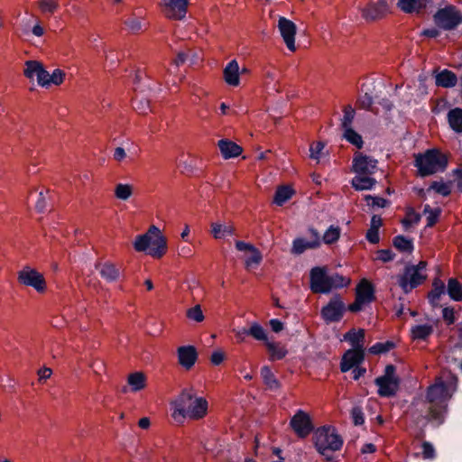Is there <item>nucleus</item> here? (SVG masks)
Returning <instances> with one entry per match:
<instances>
[{
  "mask_svg": "<svg viewBox=\"0 0 462 462\" xmlns=\"http://www.w3.org/2000/svg\"><path fill=\"white\" fill-rule=\"evenodd\" d=\"M426 262L420 261L417 265L407 266L404 273L398 277V283L402 290L408 293L420 284L426 277Z\"/></svg>",
  "mask_w": 462,
  "mask_h": 462,
  "instance_id": "obj_7",
  "label": "nucleus"
},
{
  "mask_svg": "<svg viewBox=\"0 0 462 462\" xmlns=\"http://www.w3.org/2000/svg\"><path fill=\"white\" fill-rule=\"evenodd\" d=\"M66 73L60 69H55L51 73L48 72V76L45 78L46 84L42 88H48L51 86H60L64 82Z\"/></svg>",
  "mask_w": 462,
  "mask_h": 462,
  "instance_id": "obj_34",
  "label": "nucleus"
},
{
  "mask_svg": "<svg viewBox=\"0 0 462 462\" xmlns=\"http://www.w3.org/2000/svg\"><path fill=\"white\" fill-rule=\"evenodd\" d=\"M366 239L372 244L379 242V230L369 228L366 233Z\"/></svg>",
  "mask_w": 462,
  "mask_h": 462,
  "instance_id": "obj_63",
  "label": "nucleus"
},
{
  "mask_svg": "<svg viewBox=\"0 0 462 462\" xmlns=\"http://www.w3.org/2000/svg\"><path fill=\"white\" fill-rule=\"evenodd\" d=\"M435 82L438 87L449 88L457 85V77L451 70L443 69L436 74Z\"/></svg>",
  "mask_w": 462,
  "mask_h": 462,
  "instance_id": "obj_26",
  "label": "nucleus"
},
{
  "mask_svg": "<svg viewBox=\"0 0 462 462\" xmlns=\"http://www.w3.org/2000/svg\"><path fill=\"white\" fill-rule=\"evenodd\" d=\"M171 417L178 423L186 419L201 420L208 414V402L206 398L198 396L192 388L184 389L171 402Z\"/></svg>",
  "mask_w": 462,
  "mask_h": 462,
  "instance_id": "obj_2",
  "label": "nucleus"
},
{
  "mask_svg": "<svg viewBox=\"0 0 462 462\" xmlns=\"http://www.w3.org/2000/svg\"><path fill=\"white\" fill-rule=\"evenodd\" d=\"M23 33L24 35H29L31 33L32 36L36 38H42L46 33V30L43 27L42 22L39 19H37L33 26L32 27L31 31L24 30Z\"/></svg>",
  "mask_w": 462,
  "mask_h": 462,
  "instance_id": "obj_49",
  "label": "nucleus"
},
{
  "mask_svg": "<svg viewBox=\"0 0 462 462\" xmlns=\"http://www.w3.org/2000/svg\"><path fill=\"white\" fill-rule=\"evenodd\" d=\"M344 339L348 341L352 346V348H358L365 350L364 340H365V330L364 329H351L345 336Z\"/></svg>",
  "mask_w": 462,
  "mask_h": 462,
  "instance_id": "obj_28",
  "label": "nucleus"
},
{
  "mask_svg": "<svg viewBox=\"0 0 462 462\" xmlns=\"http://www.w3.org/2000/svg\"><path fill=\"white\" fill-rule=\"evenodd\" d=\"M136 252L146 253L155 259L162 258L167 253V238L162 231L154 225L148 230L135 237L133 243Z\"/></svg>",
  "mask_w": 462,
  "mask_h": 462,
  "instance_id": "obj_3",
  "label": "nucleus"
},
{
  "mask_svg": "<svg viewBox=\"0 0 462 462\" xmlns=\"http://www.w3.org/2000/svg\"><path fill=\"white\" fill-rule=\"evenodd\" d=\"M448 293L454 300L460 301L462 300V286L456 279L448 281Z\"/></svg>",
  "mask_w": 462,
  "mask_h": 462,
  "instance_id": "obj_40",
  "label": "nucleus"
},
{
  "mask_svg": "<svg viewBox=\"0 0 462 462\" xmlns=\"http://www.w3.org/2000/svg\"><path fill=\"white\" fill-rule=\"evenodd\" d=\"M127 386L133 393L140 392L147 386V377L143 372H134L127 376Z\"/></svg>",
  "mask_w": 462,
  "mask_h": 462,
  "instance_id": "obj_23",
  "label": "nucleus"
},
{
  "mask_svg": "<svg viewBox=\"0 0 462 462\" xmlns=\"http://www.w3.org/2000/svg\"><path fill=\"white\" fill-rule=\"evenodd\" d=\"M365 199L366 200L367 205L372 207L384 208L387 205V200L380 197L366 195Z\"/></svg>",
  "mask_w": 462,
  "mask_h": 462,
  "instance_id": "obj_56",
  "label": "nucleus"
},
{
  "mask_svg": "<svg viewBox=\"0 0 462 462\" xmlns=\"http://www.w3.org/2000/svg\"><path fill=\"white\" fill-rule=\"evenodd\" d=\"M133 106L141 115H145L150 111L149 101L143 97H135L133 101Z\"/></svg>",
  "mask_w": 462,
  "mask_h": 462,
  "instance_id": "obj_48",
  "label": "nucleus"
},
{
  "mask_svg": "<svg viewBox=\"0 0 462 462\" xmlns=\"http://www.w3.org/2000/svg\"><path fill=\"white\" fill-rule=\"evenodd\" d=\"M218 147H219L222 156L225 159L237 157L243 152V149L241 146H239L236 143L229 141V140H220L218 142Z\"/></svg>",
  "mask_w": 462,
  "mask_h": 462,
  "instance_id": "obj_25",
  "label": "nucleus"
},
{
  "mask_svg": "<svg viewBox=\"0 0 462 462\" xmlns=\"http://www.w3.org/2000/svg\"><path fill=\"white\" fill-rule=\"evenodd\" d=\"M125 25L131 32H138L143 27V19L139 17H131L125 21Z\"/></svg>",
  "mask_w": 462,
  "mask_h": 462,
  "instance_id": "obj_51",
  "label": "nucleus"
},
{
  "mask_svg": "<svg viewBox=\"0 0 462 462\" xmlns=\"http://www.w3.org/2000/svg\"><path fill=\"white\" fill-rule=\"evenodd\" d=\"M309 232L311 236V240L307 241L304 238H296L292 243L291 252L296 254H300L307 249H315L320 246L321 239L318 230L310 228Z\"/></svg>",
  "mask_w": 462,
  "mask_h": 462,
  "instance_id": "obj_18",
  "label": "nucleus"
},
{
  "mask_svg": "<svg viewBox=\"0 0 462 462\" xmlns=\"http://www.w3.org/2000/svg\"><path fill=\"white\" fill-rule=\"evenodd\" d=\"M422 457L424 459H432L435 457V449L430 443L422 444Z\"/></svg>",
  "mask_w": 462,
  "mask_h": 462,
  "instance_id": "obj_57",
  "label": "nucleus"
},
{
  "mask_svg": "<svg viewBox=\"0 0 462 462\" xmlns=\"http://www.w3.org/2000/svg\"><path fill=\"white\" fill-rule=\"evenodd\" d=\"M343 137L353 145L357 148H361L363 146V139L362 136L356 133L352 127L344 129Z\"/></svg>",
  "mask_w": 462,
  "mask_h": 462,
  "instance_id": "obj_43",
  "label": "nucleus"
},
{
  "mask_svg": "<svg viewBox=\"0 0 462 462\" xmlns=\"http://www.w3.org/2000/svg\"><path fill=\"white\" fill-rule=\"evenodd\" d=\"M187 317L196 322H201L204 319V315L199 305H196L195 307L188 310Z\"/></svg>",
  "mask_w": 462,
  "mask_h": 462,
  "instance_id": "obj_53",
  "label": "nucleus"
},
{
  "mask_svg": "<svg viewBox=\"0 0 462 462\" xmlns=\"http://www.w3.org/2000/svg\"><path fill=\"white\" fill-rule=\"evenodd\" d=\"M38 7L43 14H53L59 8L57 0H39Z\"/></svg>",
  "mask_w": 462,
  "mask_h": 462,
  "instance_id": "obj_44",
  "label": "nucleus"
},
{
  "mask_svg": "<svg viewBox=\"0 0 462 462\" xmlns=\"http://www.w3.org/2000/svg\"><path fill=\"white\" fill-rule=\"evenodd\" d=\"M394 254L391 250H379L377 252V259L386 263L393 260Z\"/></svg>",
  "mask_w": 462,
  "mask_h": 462,
  "instance_id": "obj_58",
  "label": "nucleus"
},
{
  "mask_svg": "<svg viewBox=\"0 0 462 462\" xmlns=\"http://www.w3.org/2000/svg\"><path fill=\"white\" fill-rule=\"evenodd\" d=\"M225 359V354L221 350L214 351L211 355L210 361L213 365H218Z\"/></svg>",
  "mask_w": 462,
  "mask_h": 462,
  "instance_id": "obj_61",
  "label": "nucleus"
},
{
  "mask_svg": "<svg viewBox=\"0 0 462 462\" xmlns=\"http://www.w3.org/2000/svg\"><path fill=\"white\" fill-rule=\"evenodd\" d=\"M133 194V188L129 184L119 183L116 186L115 196L121 200H127Z\"/></svg>",
  "mask_w": 462,
  "mask_h": 462,
  "instance_id": "obj_45",
  "label": "nucleus"
},
{
  "mask_svg": "<svg viewBox=\"0 0 462 462\" xmlns=\"http://www.w3.org/2000/svg\"><path fill=\"white\" fill-rule=\"evenodd\" d=\"M433 288L429 293V300L432 305H438L440 297L445 294L446 287L442 281L436 279L432 284Z\"/></svg>",
  "mask_w": 462,
  "mask_h": 462,
  "instance_id": "obj_33",
  "label": "nucleus"
},
{
  "mask_svg": "<svg viewBox=\"0 0 462 462\" xmlns=\"http://www.w3.org/2000/svg\"><path fill=\"white\" fill-rule=\"evenodd\" d=\"M457 378L449 372H443L428 388L424 406L427 409L425 418L439 425L444 420L448 401L457 389Z\"/></svg>",
  "mask_w": 462,
  "mask_h": 462,
  "instance_id": "obj_1",
  "label": "nucleus"
},
{
  "mask_svg": "<svg viewBox=\"0 0 462 462\" xmlns=\"http://www.w3.org/2000/svg\"><path fill=\"white\" fill-rule=\"evenodd\" d=\"M236 247L238 251L245 253V254H249L250 252L256 248L253 245L243 241H236Z\"/></svg>",
  "mask_w": 462,
  "mask_h": 462,
  "instance_id": "obj_59",
  "label": "nucleus"
},
{
  "mask_svg": "<svg viewBox=\"0 0 462 462\" xmlns=\"http://www.w3.org/2000/svg\"><path fill=\"white\" fill-rule=\"evenodd\" d=\"M225 82L231 87H237L240 84V68L236 60L229 61L223 70Z\"/></svg>",
  "mask_w": 462,
  "mask_h": 462,
  "instance_id": "obj_22",
  "label": "nucleus"
},
{
  "mask_svg": "<svg viewBox=\"0 0 462 462\" xmlns=\"http://www.w3.org/2000/svg\"><path fill=\"white\" fill-rule=\"evenodd\" d=\"M315 447L323 456L327 451L339 450L343 445V440L331 427H322L316 430L314 435Z\"/></svg>",
  "mask_w": 462,
  "mask_h": 462,
  "instance_id": "obj_6",
  "label": "nucleus"
},
{
  "mask_svg": "<svg viewBox=\"0 0 462 462\" xmlns=\"http://www.w3.org/2000/svg\"><path fill=\"white\" fill-rule=\"evenodd\" d=\"M189 0H160L162 15L170 20L180 21L186 17Z\"/></svg>",
  "mask_w": 462,
  "mask_h": 462,
  "instance_id": "obj_11",
  "label": "nucleus"
},
{
  "mask_svg": "<svg viewBox=\"0 0 462 462\" xmlns=\"http://www.w3.org/2000/svg\"><path fill=\"white\" fill-rule=\"evenodd\" d=\"M376 170V160L361 152L355 154L352 162V171L355 174L374 175Z\"/></svg>",
  "mask_w": 462,
  "mask_h": 462,
  "instance_id": "obj_14",
  "label": "nucleus"
},
{
  "mask_svg": "<svg viewBox=\"0 0 462 462\" xmlns=\"http://www.w3.org/2000/svg\"><path fill=\"white\" fill-rule=\"evenodd\" d=\"M248 333L255 340L263 341L264 343L268 341L266 331L259 323H252L248 328Z\"/></svg>",
  "mask_w": 462,
  "mask_h": 462,
  "instance_id": "obj_42",
  "label": "nucleus"
},
{
  "mask_svg": "<svg viewBox=\"0 0 462 462\" xmlns=\"http://www.w3.org/2000/svg\"><path fill=\"white\" fill-rule=\"evenodd\" d=\"M126 152L123 147H116L114 151L113 158L117 162H122L126 158Z\"/></svg>",
  "mask_w": 462,
  "mask_h": 462,
  "instance_id": "obj_62",
  "label": "nucleus"
},
{
  "mask_svg": "<svg viewBox=\"0 0 462 462\" xmlns=\"http://www.w3.org/2000/svg\"><path fill=\"white\" fill-rule=\"evenodd\" d=\"M100 275L107 282H115L119 278L120 271L111 263H105L99 267Z\"/></svg>",
  "mask_w": 462,
  "mask_h": 462,
  "instance_id": "obj_31",
  "label": "nucleus"
},
{
  "mask_svg": "<svg viewBox=\"0 0 462 462\" xmlns=\"http://www.w3.org/2000/svg\"><path fill=\"white\" fill-rule=\"evenodd\" d=\"M393 245L402 253H411L413 250L412 241L402 236L394 238Z\"/></svg>",
  "mask_w": 462,
  "mask_h": 462,
  "instance_id": "obj_41",
  "label": "nucleus"
},
{
  "mask_svg": "<svg viewBox=\"0 0 462 462\" xmlns=\"http://www.w3.org/2000/svg\"><path fill=\"white\" fill-rule=\"evenodd\" d=\"M393 347V344L391 342L376 343L369 348V352L371 354L377 355V354L385 353Z\"/></svg>",
  "mask_w": 462,
  "mask_h": 462,
  "instance_id": "obj_54",
  "label": "nucleus"
},
{
  "mask_svg": "<svg viewBox=\"0 0 462 462\" xmlns=\"http://www.w3.org/2000/svg\"><path fill=\"white\" fill-rule=\"evenodd\" d=\"M290 425L300 438L307 437L313 430L310 417L302 410H299L290 421Z\"/></svg>",
  "mask_w": 462,
  "mask_h": 462,
  "instance_id": "obj_16",
  "label": "nucleus"
},
{
  "mask_svg": "<svg viewBox=\"0 0 462 462\" xmlns=\"http://www.w3.org/2000/svg\"><path fill=\"white\" fill-rule=\"evenodd\" d=\"M378 386V394L381 397H391L395 395L399 388V378L395 374V367L393 365H386L384 374L374 381Z\"/></svg>",
  "mask_w": 462,
  "mask_h": 462,
  "instance_id": "obj_10",
  "label": "nucleus"
},
{
  "mask_svg": "<svg viewBox=\"0 0 462 462\" xmlns=\"http://www.w3.org/2000/svg\"><path fill=\"white\" fill-rule=\"evenodd\" d=\"M17 280L20 284L32 287L40 294H43L47 291L44 275L30 266H25L17 273Z\"/></svg>",
  "mask_w": 462,
  "mask_h": 462,
  "instance_id": "obj_9",
  "label": "nucleus"
},
{
  "mask_svg": "<svg viewBox=\"0 0 462 462\" xmlns=\"http://www.w3.org/2000/svg\"><path fill=\"white\" fill-rule=\"evenodd\" d=\"M433 331L432 326L428 324L414 326L411 332L413 339H425Z\"/></svg>",
  "mask_w": 462,
  "mask_h": 462,
  "instance_id": "obj_39",
  "label": "nucleus"
},
{
  "mask_svg": "<svg viewBox=\"0 0 462 462\" xmlns=\"http://www.w3.org/2000/svg\"><path fill=\"white\" fill-rule=\"evenodd\" d=\"M352 417L356 425H361L364 423V416L360 409L354 408L352 411Z\"/></svg>",
  "mask_w": 462,
  "mask_h": 462,
  "instance_id": "obj_64",
  "label": "nucleus"
},
{
  "mask_svg": "<svg viewBox=\"0 0 462 462\" xmlns=\"http://www.w3.org/2000/svg\"><path fill=\"white\" fill-rule=\"evenodd\" d=\"M324 147L325 144L322 142L312 143L310 147V157L313 160L319 161Z\"/></svg>",
  "mask_w": 462,
  "mask_h": 462,
  "instance_id": "obj_55",
  "label": "nucleus"
},
{
  "mask_svg": "<svg viewBox=\"0 0 462 462\" xmlns=\"http://www.w3.org/2000/svg\"><path fill=\"white\" fill-rule=\"evenodd\" d=\"M178 362L186 370H189L198 359V352L193 346H182L177 349Z\"/></svg>",
  "mask_w": 462,
  "mask_h": 462,
  "instance_id": "obj_20",
  "label": "nucleus"
},
{
  "mask_svg": "<svg viewBox=\"0 0 462 462\" xmlns=\"http://www.w3.org/2000/svg\"><path fill=\"white\" fill-rule=\"evenodd\" d=\"M420 216L419 213L415 212L412 208H409L406 212L405 217L402 219V223L408 228L413 225H416L420 222Z\"/></svg>",
  "mask_w": 462,
  "mask_h": 462,
  "instance_id": "obj_46",
  "label": "nucleus"
},
{
  "mask_svg": "<svg viewBox=\"0 0 462 462\" xmlns=\"http://www.w3.org/2000/svg\"><path fill=\"white\" fill-rule=\"evenodd\" d=\"M261 376L266 384V386L271 390L278 389L280 384L274 374L271 371L270 367L263 366L261 369Z\"/></svg>",
  "mask_w": 462,
  "mask_h": 462,
  "instance_id": "obj_38",
  "label": "nucleus"
},
{
  "mask_svg": "<svg viewBox=\"0 0 462 462\" xmlns=\"http://www.w3.org/2000/svg\"><path fill=\"white\" fill-rule=\"evenodd\" d=\"M243 258L245 260V268L247 270L256 268L262 262V254L257 248H255L249 254H244Z\"/></svg>",
  "mask_w": 462,
  "mask_h": 462,
  "instance_id": "obj_36",
  "label": "nucleus"
},
{
  "mask_svg": "<svg viewBox=\"0 0 462 462\" xmlns=\"http://www.w3.org/2000/svg\"><path fill=\"white\" fill-rule=\"evenodd\" d=\"M429 0H399L398 6L405 13L419 12L427 5Z\"/></svg>",
  "mask_w": 462,
  "mask_h": 462,
  "instance_id": "obj_30",
  "label": "nucleus"
},
{
  "mask_svg": "<svg viewBox=\"0 0 462 462\" xmlns=\"http://www.w3.org/2000/svg\"><path fill=\"white\" fill-rule=\"evenodd\" d=\"M376 182L373 175L356 174L351 180V185L356 190H370Z\"/></svg>",
  "mask_w": 462,
  "mask_h": 462,
  "instance_id": "obj_24",
  "label": "nucleus"
},
{
  "mask_svg": "<svg viewBox=\"0 0 462 462\" xmlns=\"http://www.w3.org/2000/svg\"><path fill=\"white\" fill-rule=\"evenodd\" d=\"M355 117V110L351 106L344 108V116L341 119V126L343 129L351 128L352 122Z\"/></svg>",
  "mask_w": 462,
  "mask_h": 462,
  "instance_id": "obj_47",
  "label": "nucleus"
},
{
  "mask_svg": "<svg viewBox=\"0 0 462 462\" xmlns=\"http://www.w3.org/2000/svg\"><path fill=\"white\" fill-rule=\"evenodd\" d=\"M430 188L442 196H448L451 192L450 186L442 181H434Z\"/></svg>",
  "mask_w": 462,
  "mask_h": 462,
  "instance_id": "obj_52",
  "label": "nucleus"
},
{
  "mask_svg": "<svg viewBox=\"0 0 462 462\" xmlns=\"http://www.w3.org/2000/svg\"><path fill=\"white\" fill-rule=\"evenodd\" d=\"M265 346L269 351L271 360H280L287 355V349L281 343L268 340Z\"/></svg>",
  "mask_w": 462,
  "mask_h": 462,
  "instance_id": "obj_32",
  "label": "nucleus"
},
{
  "mask_svg": "<svg viewBox=\"0 0 462 462\" xmlns=\"http://www.w3.org/2000/svg\"><path fill=\"white\" fill-rule=\"evenodd\" d=\"M447 165L448 159L446 155L436 149L428 150L415 157V166L418 168L419 174L422 177L442 171Z\"/></svg>",
  "mask_w": 462,
  "mask_h": 462,
  "instance_id": "obj_5",
  "label": "nucleus"
},
{
  "mask_svg": "<svg viewBox=\"0 0 462 462\" xmlns=\"http://www.w3.org/2000/svg\"><path fill=\"white\" fill-rule=\"evenodd\" d=\"M442 316L444 320L448 324H453L455 322V313L454 310L451 308H444L442 310Z\"/></svg>",
  "mask_w": 462,
  "mask_h": 462,
  "instance_id": "obj_60",
  "label": "nucleus"
},
{
  "mask_svg": "<svg viewBox=\"0 0 462 462\" xmlns=\"http://www.w3.org/2000/svg\"><path fill=\"white\" fill-rule=\"evenodd\" d=\"M349 284V278L337 273L328 275L325 267H314L310 271V289L315 293H328Z\"/></svg>",
  "mask_w": 462,
  "mask_h": 462,
  "instance_id": "obj_4",
  "label": "nucleus"
},
{
  "mask_svg": "<svg viewBox=\"0 0 462 462\" xmlns=\"http://www.w3.org/2000/svg\"><path fill=\"white\" fill-rule=\"evenodd\" d=\"M211 234L215 239H222L235 234V227L231 223L222 224L214 222L211 224Z\"/></svg>",
  "mask_w": 462,
  "mask_h": 462,
  "instance_id": "obj_27",
  "label": "nucleus"
},
{
  "mask_svg": "<svg viewBox=\"0 0 462 462\" xmlns=\"http://www.w3.org/2000/svg\"><path fill=\"white\" fill-rule=\"evenodd\" d=\"M388 11L389 5L385 0H376L363 10V15L366 19L375 20L383 17Z\"/></svg>",
  "mask_w": 462,
  "mask_h": 462,
  "instance_id": "obj_21",
  "label": "nucleus"
},
{
  "mask_svg": "<svg viewBox=\"0 0 462 462\" xmlns=\"http://www.w3.org/2000/svg\"><path fill=\"white\" fill-rule=\"evenodd\" d=\"M293 194L294 190L291 187L281 186L276 189L273 201L278 206H282L288 201Z\"/></svg>",
  "mask_w": 462,
  "mask_h": 462,
  "instance_id": "obj_35",
  "label": "nucleus"
},
{
  "mask_svg": "<svg viewBox=\"0 0 462 462\" xmlns=\"http://www.w3.org/2000/svg\"><path fill=\"white\" fill-rule=\"evenodd\" d=\"M433 19L438 27L450 31L462 23V14L454 5H446L437 11Z\"/></svg>",
  "mask_w": 462,
  "mask_h": 462,
  "instance_id": "obj_8",
  "label": "nucleus"
},
{
  "mask_svg": "<svg viewBox=\"0 0 462 462\" xmlns=\"http://www.w3.org/2000/svg\"><path fill=\"white\" fill-rule=\"evenodd\" d=\"M365 358V350L358 348H351L347 350L341 360L340 369L343 373H346L352 368L360 365Z\"/></svg>",
  "mask_w": 462,
  "mask_h": 462,
  "instance_id": "obj_19",
  "label": "nucleus"
},
{
  "mask_svg": "<svg viewBox=\"0 0 462 462\" xmlns=\"http://www.w3.org/2000/svg\"><path fill=\"white\" fill-rule=\"evenodd\" d=\"M424 213L427 215V226H434L439 217V210L432 209L430 205H426Z\"/></svg>",
  "mask_w": 462,
  "mask_h": 462,
  "instance_id": "obj_50",
  "label": "nucleus"
},
{
  "mask_svg": "<svg viewBox=\"0 0 462 462\" xmlns=\"http://www.w3.org/2000/svg\"><path fill=\"white\" fill-rule=\"evenodd\" d=\"M341 236V229L337 226L331 225L324 233L322 241L326 245H332L338 241Z\"/></svg>",
  "mask_w": 462,
  "mask_h": 462,
  "instance_id": "obj_37",
  "label": "nucleus"
},
{
  "mask_svg": "<svg viewBox=\"0 0 462 462\" xmlns=\"http://www.w3.org/2000/svg\"><path fill=\"white\" fill-rule=\"evenodd\" d=\"M23 75L30 81L36 79L37 84L42 88L47 82L44 79L48 76V71L41 61L30 60L24 62Z\"/></svg>",
  "mask_w": 462,
  "mask_h": 462,
  "instance_id": "obj_15",
  "label": "nucleus"
},
{
  "mask_svg": "<svg viewBox=\"0 0 462 462\" xmlns=\"http://www.w3.org/2000/svg\"><path fill=\"white\" fill-rule=\"evenodd\" d=\"M277 27L279 30V32L283 40V42L285 43L287 49L292 52L296 51V45H295V35L297 32L296 24L283 17L280 16L277 23Z\"/></svg>",
  "mask_w": 462,
  "mask_h": 462,
  "instance_id": "obj_13",
  "label": "nucleus"
},
{
  "mask_svg": "<svg viewBox=\"0 0 462 462\" xmlns=\"http://www.w3.org/2000/svg\"><path fill=\"white\" fill-rule=\"evenodd\" d=\"M374 300V288L370 282L363 279L356 287V300L348 306V310L352 312H356L362 308L373 301Z\"/></svg>",
  "mask_w": 462,
  "mask_h": 462,
  "instance_id": "obj_12",
  "label": "nucleus"
},
{
  "mask_svg": "<svg viewBox=\"0 0 462 462\" xmlns=\"http://www.w3.org/2000/svg\"><path fill=\"white\" fill-rule=\"evenodd\" d=\"M345 311V304L343 301L335 297L322 308L321 315L324 320L328 323L337 322L341 319Z\"/></svg>",
  "mask_w": 462,
  "mask_h": 462,
  "instance_id": "obj_17",
  "label": "nucleus"
},
{
  "mask_svg": "<svg viewBox=\"0 0 462 462\" xmlns=\"http://www.w3.org/2000/svg\"><path fill=\"white\" fill-rule=\"evenodd\" d=\"M447 117L450 128L456 133H462V108L451 109Z\"/></svg>",
  "mask_w": 462,
  "mask_h": 462,
  "instance_id": "obj_29",
  "label": "nucleus"
}]
</instances>
